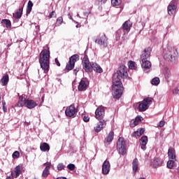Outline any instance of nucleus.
<instances>
[{"mask_svg":"<svg viewBox=\"0 0 179 179\" xmlns=\"http://www.w3.org/2000/svg\"><path fill=\"white\" fill-rule=\"evenodd\" d=\"M50 48L46 45L39 55V64L44 73H48L50 71Z\"/></svg>","mask_w":179,"mask_h":179,"instance_id":"1","label":"nucleus"},{"mask_svg":"<svg viewBox=\"0 0 179 179\" xmlns=\"http://www.w3.org/2000/svg\"><path fill=\"white\" fill-rule=\"evenodd\" d=\"M150 54H152V48L148 47L145 48L141 55L140 61H141V67L143 69H150L152 68V63L148 59L150 58Z\"/></svg>","mask_w":179,"mask_h":179,"instance_id":"2","label":"nucleus"},{"mask_svg":"<svg viewBox=\"0 0 179 179\" xmlns=\"http://www.w3.org/2000/svg\"><path fill=\"white\" fill-rule=\"evenodd\" d=\"M127 78H128V69H127L125 65L122 64L113 74L112 81L121 83V79H127Z\"/></svg>","mask_w":179,"mask_h":179,"instance_id":"3","label":"nucleus"},{"mask_svg":"<svg viewBox=\"0 0 179 179\" xmlns=\"http://www.w3.org/2000/svg\"><path fill=\"white\" fill-rule=\"evenodd\" d=\"M178 57V51L176 48L169 46L167 48L166 52L164 55V58L166 61L174 62L176 58Z\"/></svg>","mask_w":179,"mask_h":179,"instance_id":"4","label":"nucleus"},{"mask_svg":"<svg viewBox=\"0 0 179 179\" xmlns=\"http://www.w3.org/2000/svg\"><path fill=\"white\" fill-rule=\"evenodd\" d=\"M112 83L113 96L114 99H120L121 96H122V90H124L122 83L112 81Z\"/></svg>","mask_w":179,"mask_h":179,"instance_id":"5","label":"nucleus"},{"mask_svg":"<svg viewBox=\"0 0 179 179\" xmlns=\"http://www.w3.org/2000/svg\"><path fill=\"white\" fill-rule=\"evenodd\" d=\"M152 101H153V98H145L138 105L139 111H146V110L149 108V106H150V103H152Z\"/></svg>","mask_w":179,"mask_h":179,"instance_id":"6","label":"nucleus"},{"mask_svg":"<svg viewBox=\"0 0 179 179\" xmlns=\"http://www.w3.org/2000/svg\"><path fill=\"white\" fill-rule=\"evenodd\" d=\"M117 149L120 155H125L127 153V148H125V140L124 138L120 137L117 142Z\"/></svg>","mask_w":179,"mask_h":179,"instance_id":"7","label":"nucleus"},{"mask_svg":"<svg viewBox=\"0 0 179 179\" xmlns=\"http://www.w3.org/2000/svg\"><path fill=\"white\" fill-rule=\"evenodd\" d=\"M79 61V55H73L69 58V64L66 66V69L67 71H72L73 68H75V64Z\"/></svg>","mask_w":179,"mask_h":179,"instance_id":"8","label":"nucleus"},{"mask_svg":"<svg viewBox=\"0 0 179 179\" xmlns=\"http://www.w3.org/2000/svg\"><path fill=\"white\" fill-rule=\"evenodd\" d=\"M94 41L96 44H99V45H103V47L108 45V38L104 34L98 36Z\"/></svg>","mask_w":179,"mask_h":179,"instance_id":"9","label":"nucleus"},{"mask_svg":"<svg viewBox=\"0 0 179 179\" xmlns=\"http://www.w3.org/2000/svg\"><path fill=\"white\" fill-rule=\"evenodd\" d=\"M83 68L85 72H92V62L89 61L87 55H85L82 60Z\"/></svg>","mask_w":179,"mask_h":179,"instance_id":"10","label":"nucleus"},{"mask_svg":"<svg viewBox=\"0 0 179 179\" xmlns=\"http://www.w3.org/2000/svg\"><path fill=\"white\" fill-rule=\"evenodd\" d=\"M104 115H106V110H104V107L99 106L95 110V118L98 120H104Z\"/></svg>","mask_w":179,"mask_h":179,"instance_id":"11","label":"nucleus"},{"mask_svg":"<svg viewBox=\"0 0 179 179\" xmlns=\"http://www.w3.org/2000/svg\"><path fill=\"white\" fill-rule=\"evenodd\" d=\"M65 114L66 117H76V114H78V109L75 108V105L72 104L66 108Z\"/></svg>","mask_w":179,"mask_h":179,"instance_id":"12","label":"nucleus"},{"mask_svg":"<svg viewBox=\"0 0 179 179\" xmlns=\"http://www.w3.org/2000/svg\"><path fill=\"white\" fill-rule=\"evenodd\" d=\"M22 174V166L17 165L14 169L11 171V176L13 178H17L19 176Z\"/></svg>","mask_w":179,"mask_h":179,"instance_id":"13","label":"nucleus"},{"mask_svg":"<svg viewBox=\"0 0 179 179\" xmlns=\"http://www.w3.org/2000/svg\"><path fill=\"white\" fill-rule=\"evenodd\" d=\"M106 125H107V122H106V120H99V122L96 124V127H94L95 132H100L101 129L106 128Z\"/></svg>","mask_w":179,"mask_h":179,"instance_id":"14","label":"nucleus"},{"mask_svg":"<svg viewBox=\"0 0 179 179\" xmlns=\"http://www.w3.org/2000/svg\"><path fill=\"white\" fill-rule=\"evenodd\" d=\"M45 165L46 166L42 173V177H43V178H47L50 174V169H51V162H46L44 164V166Z\"/></svg>","mask_w":179,"mask_h":179,"instance_id":"15","label":"nucleus"},{"mask_svg":"<svg viewBox=\"0 0 179 179\" xmlns=\"http://www.w3.org/2000/svg\"><path fill=\"white\" fill-rule=\"evenodd\" d=\"M131 27H132V23L131 22V20H128L127 21H125L122 27L124 34L131 30Z\"/></svg>","mask_w":179,"mask_h":179,"instance_id":"16","label":"nucleus"},{"mask_svg":"<svg viewBox=\"0 0 179 179\" xmlns=\"http://www.w3.org/2000/svg\"><path fill=\"white\" fill-rule=\"evenodd\" d=\"M110 167H111L110 162L107 160L104 161L102 165V173L104 175L108 174L110 173Z\"/></svg>","mask_w":179,"mask_h":179,"instance_id":"17","label":"nucleus"},{"mask_svg":"<svg viewBox=\"0 0 179 179\" xmlns=\"http://www.w3.org/2000/svg\"><path fill=\"white\" fill-rule=\"evenodd\" d=\"M113 139H114V131H111L104 140L105 145H110L113 142Z\"/></svg>","mask_w":179,"mask_h":179,"instance_id":"18","label":"nucleus"},{"mask_svg":"<svg viewBox=\"0 0 179 179\" xmlns=\"http://www.w3.org/2000/svg\"><path fill=\"white\" fill-rule=\"evenodd\" d=\"M37 106L38 104L36 101H34V100L27 99V103L25 105V107H27V108H29L30 110H31V108H34V107H37Z\"/></svg>","mask_w":179,"mask_h":179,"instance_id":"19","label":"nucleus"},{"mask_svg":"<svg viewBox=\"0 0 179 179\" xmlns=\"http://www.w3.org/2000/svg\"><path fill=\"white\" fill-rule=\"evenodd\" d=\"M97 72L98 73H102L103 69L97 63L92 62V71Z\"/></svg>","mask_w":179,"mask_h":179,"instance_id":"20","label":"nucleus"},{"mask_svg":"<svg viewBox=\"0 0 179 179\" xmlns=\"http://www.w3.org/2000/svg\"><path fill=\"white\" fill-rule=\"evenodd\" d=\"M140 144L141 145V149L145 150L146 145L148 144V136H143L140 139Z\"/></svg>","mask_w":179,"mask_h":179,"instance_id":"21","label":"nucleus"},{"mask_svg":"<svg viewBox=\"0 0 179 179\" xmlns=\"http://www.w3.org/2000/svg\"><path fill=\"white\" fill-rule=\"evenodd\" d=\"M168 156L171 160H175V162L177 161V159L176 158V150L174 148H171L169 149Z\"/></svg>","mask_w":179,"mask_h":179,"instance_id":"22","label":"nucleus"},{"mask_svg":"<svg viewBox=\"0 0 179 179\" xmlns=\"http://www.w3.org/2000/svg\"><path fill=\"white\" fill-rule=\"evenodd\" d=\"M133 173L136 174L139 169V162L137 158H135L132 162Z\"/></svg>","mask_w":179,"mask_h":179,"instance_id":"23","label":"nucleus"},{"mask_svg":"<svg viewBox=\"0 0 179 179\" xmlns=\"http://www.w3.org/2000/svg\"><path fill=\"white\" fill-rule=\"evenodd\" d=\"M27 103V99H26V98H24V96H20L19 97V101L17 103V107H23V106H26Z\"/></svg>","mask_w":179,"mask_h":179,"instance_id":"24","label":"nucleus"},{"mask_svg":"<svg viewBox=\"0 0 179 179\" xmlns=\"http://www.w3.org/2000/svg\"><path fill=\"white\" fill-rule=\"evenodd\" d=\"M78 89L79 92H83V90H86V89H87V85H86V82L83 80H81L79 83Z\"/></svg>","mask_w":179,"mask_h":179,"instance_id":"25","label":"nucleus"},{"mask_svg":"<svg viewBox=\"0 0 179 179\" xmlns=\"http://www.w3.org/2000/svg\"><path fill=\"white\" fill-rule=\"evenodd\" d=\"M41 152H50V144L47 143H41L40 145Z\"/></svg>","mask_w":179,"mask_h":179,"instance_id":"26","label":"nucleus"},{"mask_svg":"<svg viewBox=\"0 0 179 179\" xmlns=\"http://www.w3.org/2000/svg\"><path fill=\"white\" fill-rule=\"evenodd\" d=\"M22 15H23V6H20L19 9L13 13V17L15 19H20V17H22Z\"/></svg>","mask_w":179,"mask_h":179,"instance_id":"27","label":"nucleus"},{"mask_svg":"<svg viewBox=\"0 0 179 179\" xmlns=\"http://www.w3.org/2000/svg\"><path fill=\"white\" fill-rule=\"evenodd\" d=\"M162 164H163V159H162L160 158H155L152 161V166L155 168L159 167V166H162Z\"/></svg>","mask_w":179,"mask_h":179,"instance_id":"28","label":"nucleus"},{"mask_svg":"<svg viewBox=\"0 0 179 179\" xmlns=\"http://www.w3.org/2000/svg\"><path fill=\"white\" fill-rule=\"evenodd\" d=\"M2 86H6V85H8V83L9 82V76L5 75L2 77V78L0 80Z\"/></svg>","mask_w":179,"mask_h":179,"instance_id":"29","label":"nucleus"},{"mask_svg":"<svg viewBox=\"0 0 179 179\" xmlns=\"http://www.w3.org/2000/svg\"><path fill=\"white\" fill-rule=\"evenodd\" d=\"M33 1H31V0H29L27 6V15H29V13L31 12V9H33Z\"/></svg>","mask_w":179,"mask_h":179,"instance_id":"30","label":"nucleus"},{"mask_svg":"<svg viewBox=\"0 0 179 179\" xmlns=\"http://www.w3.org/2000/svg\"><path fill=\"white\" fill-rule=\"evenodd\" d=\"M1 23L3 24H5L6 27L7 29H10L12 27V23L10 22V20H6V19L2 20Z\"/></svg>","mask_w":179,"mask_h":179,"instance_id":"31","label":"nucleus"},{"mask_svg":"<svg viewBox=\"0 0 179 179\" xmlns=\"http://www.w3.org/2000/svg\"><path fill=\"white\" fill-rule=\"evenodd\" d=\"M141 121H142V116H137L135 118L134 123L131 124V127H136V125H138V124H139V122H141Z\"/></svg>","mask_w":179,"mask_h":179,"instance_id":"32","label":"nucleus"},{"mask_svg":"<svg viewBox=\"0 0 179 179\" xmlns=\"http://www.w3.org/2000/svg\"><path fill=\"white\" fill-rule=\"evenodd\" d=\"M168 13L171 15L176 13V6H168Z\"/></svg>","mask_w":179,"mask_h":179,"instance_id":"33","label":"nucleus"},{"mask_svg":"<svg viewBox=\"0 0 179 179\" xmlns=\"http://www.w3.org/2000/svg\"><path fill=\"white\" fill-rule=\"evenodd\" d=\"M159 83H160V78H159V77H155L151 80V85L154 86H157Z\"/></svg>","mask_w":179,"mask_h":179,"instance_id":"34","label":"nucleus"},{"mask_svg":"<svg viewBox=\"0 0 179 179\" xmlns=\"http://www.w3.org/2000/svg\"><path fill=\"white\" fill-rule=\"evenodd\" d=\"M128 66H129V69L136 70V63L135 62L129 61L128 62Z\"/></svg>","mask_w":179,"mask_h":179,"instance_id":"35","label":"nucleus"},{"mask_svg":"<svg viewBox=\"0 0 179 179\" xmlns=\"http://www.w3.org/2000/svg\"><path fill=\"white\" fill-rule=\"evenodd\" d=\"M174 162H176V160H174V159L168 161V162H167L168 169H172L173 167H174V163H175Z\"/></svg>","mask_w":179,"mask_h":179,"instance_id":"36","label":"nucleus"},{"mask_svg":"<svg viewBox=\"0 0 179 179\" xmlns=\"http://www.w3.org/2000/svg\"><path fill=\"white\" fill-rule=\"evenodd\" d=\"M121 2H122V0H111L112 5H113V6H118L121 5Z\"/></svg>","mask_w":179,"mask_h":179,"instance_id":"37","label":"nucleus"},{"mask_svg":"<svg viewBox=\"0 0 179 179\" xmlns=\"http://www.w3.org/2000/svg\"><path fill=\"white\" fill-rule=\"evenodd\" d=\"M62 22H64V19L62 18V17H59L57 19L56 24H57L58 26H61V24H62Z\"/></svg>","mask_w":179,"mask_h":179,"instance_id":"38","label":"nucleus"},{"mask_svg":"<svg viewBox=\"0 0 179 179\" xmlns=\"http://www.w3.org/2000/svg\"><path fill=\"white\" fill-rule=\"evenodd\" d=\"M19 157H20V152L19 151H15L13 153V159H19Z\"/></svg>","mask_w":179,"mask_h":179,"instance_id":"39","label":"nucleus"},{"mask_svg":"<svg viewBox=\"0 0 179 179\" xmlns=\"http://www.w3.org/2000/svg\"><path fill=\"white\" fill-rule=\"evenodd\" d=\"M64 169H65V165H64V164L60 163L57 165L58 171H62Z\"/></svg>","mask_w":179,"mask_h":179,"instance_id":"40","label":"nucleus"},{"mask_svg":"<svg viewBox=\"0 0 179 179\" xmlns=\"http://www.w3.org/2000/svg\"><path fill=\"white\" fill-rule=\"evenodd\" d=\"M67 169H69V170H71V171H73V170H75V164H70L67 166Z\"/></svg>","mask_w":179,"mask_h":179,"instance_id":"41","label":"nucleus"},{"mask_svg":"<svg viewBox=\"0 0 179 179\" xmlns=\"http://www.w3.org/2000/svg\"><path fill=\"white\" fill-rule=\"evenodd\" d=\"M2 105H3V111H4V113H6L8 111V109L6 108V102H5V101H2Z\"/></svg>","mask_w":179,"mask_h":179,"instance_id":"42","label":"nucleus"},{"mask_svg":"<svg viewBox=\"0 0 179 179\" xmlns=\"http://www.w3.org/2000/svg\"><path fill=\"white\" fill-rule=\"evenodd\" d=\"M132 136H134V138H136V136H141V134L139 133L138 130H137L136 131H134L132 134Z\"/></svg>","mask_w":179,"mask_h":179,"instance_id":"43","label":"nucleus"},{"mask_svg":"<svg viewBox=\"0 0 179 179\" xmlns=\"http://www.w3.org/2000/svg\"><path fill=\"white\" fill-rule=\"evenodd\" d=\"M177 5V0H172L169 4L170 6H176Z\"/></svg>","mask_w":179,"mask_h":179,"instance_id":"44","label":"nucleus"},{"mask_svg":"<svg viewBox=\"0 0 179 179\" xmlns=\"http://www.w3.org/2000/svg\"><path fill=\"white\" fill-rule=\"evenodd\" d=\"M138 131L141 136L143 135V134H145V129L143 128L138 129Z\"/></svg>","mask_w":179,"mask_h":179,"instance_id":"45","label":"nucleus"},{"mask_svg":"<svg viewBox=\"0 0 179 179\" xmlns=\"http://www.w3.org/2000/svg\"><path fill=\"white\" fill-rule=\"evenodd\" d=\"M83 121L84 122H89V121H90V117H89V116H84Z\"/></svg>","mask_w":179,"mask_h":179,"instance_id":"46","label":"nucleus"},{"mask_svg":"<svg viewBox=\"0 0 179 179\" xmlns=\"http://www.w3.org/2000/svg\"><path fill=\"white\" fill-rule=\"evenodd\" d=\"M164 124H166L164 121H161L159 122L158 127H159L160 128H162V127H164Z\"/></svg>","mask_w":179,"mask_h":179,"instance_id":"47","label":"nucleus"},{"mask_svg":"<svg viewBox=\"0 0 179 179\" xmlns=\"http://www.w3.org/2000/svg\"><path fill=\"white\" fill-rule=\"evenodd\" d=\"M55 62L57 66H61V63H59V60H58V58L55 59Z\"/></svg>","mask_w":179,"mask_h":179,"instance_id":"48","label":"nucleus"},{"mask_svg":"<svg viewBox=\"0 0 179 179\" xmlns=\"http://www.w3.org/2000/svg\"><path fill=\"white\" fill-rule=\"evenodd\" d=\"M54 15H55V11H52L48 15L49 19H51Z\"/></svg>","mask_w":179,"mask_h":179,"instance_id":"49","label":"nucleus"},{"mask_svg":"<svg viewBox=\"0 0 179 179\" xmlns=\"http://www.w3.org/2000/svg\"><path fill=\"white\" fill-rule=\"evenodd\" d=\"M79 67H76L74 70H73V73L74 75H77L78 73L79 72Z\"/></svg>","mask_w":179,"mask_h":179,"instance_id":"50","label":"nucleus"},{"mask_svg":"<svg viewBox=\"0 0 179 179\" xmlns=\"http://www.w3.org/2000/svg\"><path fill=\"white\" fill-rule=\"evenodd\" d=\"M99 2H101V3H106V2H107V0H99Z\"/></svg>","mask_w":179,"mask_h":179,"instance_id":"51","label":"nucleus"},{"mask_svg":"<svg viewBox=\"0 0 179 179\" xmlns=\"http://www.w3.org/2000/svg\"><path fill=\"white\" fill-rule=\"evenodd\" d=\"M57 179H66L65 177L57 178Z\"/></svg>","mask_w":179,"mask_h":179,"instance_id":"52","label":"nucleus"},{"mask_svg":"<svg viewBox=\"0 0 179 179\" xmlns=\"http://www.w3.org/2000/svg\"><path fill=\"white\" fill-rule=\"evenodd\" d=\"M6 179H13V178H12V177L10 176H8Z\"/></svg>","mask_w":179,"mask_h":179,"instance_id":"53","label":"nucleus"},{"mask_svg":"<svg viewBox=\"0 0 179 179\" xmlns=\"http://www.w3.org/2000/svg\"><path fill=\"white\" fill-rule=\"evenodd\" d=\"M141 24H142V27H142V29H143V24L141 23Z\"/></svg>","mask_w":179,"mask_h":179,"instance_id":"54","label":"nucleus"},{"mask_svg":"<svg viewBox=\"0 0 179 179\" xmlns=\"http://www.w3.org/2000/svg\"><path fill=\"white\" fill-rule=\"evenodd\" d=\"M141 24V22H138V24Z\"/></svg>","mask_w":179,"mask_h":179,"instance_id":"55","label":"nucleus"},{"mask_svg":"<svg viewBox=\"0 0 179 179\" xmlns=\"http://www.w3.org/2000/svg\"><path fill=\"white\" fill-rule=\"evenodd\" d=\"M0 100H1V96H0Z\"/></svg>","mask_w":179,"mask_h":179,"instance_id":"56","label":"nucleus"},{"mask_svg":"<svg viewBox=\"0 0 179 179\" xmlns=\"http://www.w3.org/2000/svg\"><path fill=\"white\" fill-rule=\"evenodd\" d=\"M27 125H29V123H27Z\"/></svg>","mask_w":179,"mask_h":179,"instance_id":"57","label":"nucleus"}]
</instances>
